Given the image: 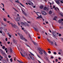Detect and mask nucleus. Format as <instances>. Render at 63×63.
<instances>
[{
	"instance_id": "nucleus-1",
	"label": "nucleus",
	"mask_w": 63,
	"mask_h": 63,
	"mask_svg": "<svg viewBox=\"0 0 63 63\" xmlns=\"http://www.w3.org/2000/svg\"><path fill=\"white\" fill-rule=\"evenodd\" d=\"M22 52L23 54L21 52H20V54L22 56L25 57L26 56H27V53H26V52H24V51H22Z\"/></svg>"
},
{
	"instance_id": "nucleus-2",
	"label": "nucleus",
	"mask_w": 63,
	"mask_h": 63,
	"mask_svg": "<svg viewBox=\"0 0 63 63\" xmlns=\"http://www.w3.org/2000/svg\"><path fill=\"white\" fill-rule=\"evenodd\" d=\"M9 24H11L12 27H14V28H17V26L15 24H14L12 23H10Z\"/></svg>"
},
{
	"instance_id": "nucleus-3",
	"label": "nucleus",
	"mask_w": 63,
	"mask_h": 63,
	"mask_svg": "<svg viewBox=\"0 0 63 63\" xmlns=\"http://www.w3.org/2000/svg\"><path fill=\"white\" fill-rule=\"evenodd\" d=\"M38 49L39 50V51H40V52H39V53H40V54H42V55L43 54V52L42 51H43V50H44L43 49H41V48H38Z\"/></svg>"
},
{
	"instance_id": "nucleus-4",
	"label": "nucleus",
	"mask_w": 63,
	"mask_h": 63,
	"mask_svg": "<svg viewBox=\"0 0 63 63\" xmlns=\"http://www.w3.org/2000/svg\"><path fill=\"white\" fill-rule=\"evenodd\" d=\"M38 49L39 50V51H40V52H39V53H40V54H42V55L43 54V52L42 51H43V50H44L43 49H41V48H38Z\"/></svg>"
},
{
	"instance_id": "nucleus-5",
	"label": "nucleus",
	"mask_w": 63,
	"mask_h": 63,
	"mask_svg": "<svg viewBox=\"0 0 63 63\" xmlns=\"http://www.w3.org/2000/svg\"><path fill=\"white\" fill-rule=\"evenodd\" d=\"M17 34H18V35L19 36H20V38L22 40H23L24 39V38H23V36L21 35V34L19 33H17Z\"/></svg>"
},
{
	"instance_id": "nucleus-6",
	"label": "nucleus",
	"mask_w": 63,
	"mask_h": 63,
	"mask_svg": "<svg viewBox=\"0 0 63 63\" xmlns=\"http://www.w3.org/2000/svg\"><path fill=\"white\" fill-rule=\"evenodd\" d=\"M42 13L43 15H44V16L47 15V13H46V12H45V11H42Z\"/></svg>"
},
{
	"instance_id": "nucleus-7",
	"label": "nucleus",
	"mask_w": 63,
	"mask_h": 63,
	"mask_svg": "<svg viewBox=\"0 0 63 63\" xmlns=\"http://www.w3.org/2000/svg\"><path fill=\"white\" fill-rule=\"evenodd\" d=\"M20 17H17V18L15 20L16 21H19L20 20Z\"/></svg>"
},
{
	"instance_id": "nucleus-8",
	"label": "nucleus",
	"mask_w": 63,
	"mask_h": 63,
	"mask_svg": "<svg viewBox=\"0 0 63 63\" xmlns=\"http://www.w3.org/2000/svg\"><path fill=\"white\" fill-rule=\"evenodd\" d=\"M52 34L53 35V37H56V33L55 32H53Z\"/></svg>"
},
{
	"instance_id": "nucleus-9",
	"label": "nucleus",
	"mask_w": 63,
	"mask_h": 63,
	"mask_svg": "<svg viewBox=\"0 0 63 63\" xmlns=\"http://www.w3.org/2000/svg\"><path fill=\"white\" fill-rule=\"evenodd\" d=\"M42 18L43 21H44V19L43 18V17H42L41 15H40V16H39L38 17H37L36 18Z\"/></svg>"
},
{
	"instance_id": "nucleus-10",
	"label": "nucleus",
	"mask_w": 63,
	"mask_h": 63,
	"mask_svg": "<svg viewBox=\"0 0 63 63\" xmlns=\"http://www.w3.org/2000/svg\"><path fill=\"white\" fill-rule=\"evenodd\" d=\"M28 4L29 5H31V6L33 5V3L30 1H29L28 2Z\"/></svg>"
},
{
	"instance_id": "nucleus-11",
	"label": "nucleus",
	"mask_w": 63,
	"mask_h": 63,
	"mask_svg": "<svg viewBox=\"0 0 63 63\" xmlns=\"http://www.w3.org/2000/svg\"><path fill=\"white\" fill-rule=\"evenodd\" d=\"M9 49L10 50V51L11 53H13V50H12V48H11V47H10L9 48Z\"/></svg>"
},
{
	"instance_id": "nucleus-12",
	"label": "nucleus",
	"mask_w": 63,
	"mask_h": 63,
	"mask_svg": "<svg viewBox=\"0 0 63 63\" xmlns=\"http://www.w3.org/2000/svg\"><path fill=\"white\" fill-rule=\"evenodd\" d=\"M43 52L44 53L45 55L46 56H47V53L46 52V51H45V50H43Z\"/></svg>"
},
{
	"instance_id": "nucleus-13",
	"label": "nucleus",
	"mask_w": 63,
	"mask_h": 63,
	"mask_svg": "<svg viewBox=\"0 0 63 63\" xmlns=\"http://www.w3.org/2000/svg\"><path fill=\"white\" fill-rule=\"evenodd\" d=\"M33 29L36 31H38V29L37 28H36L35 27H33Z\"/></svg>"
},
{
	"instance_id": "nucleus-14",
	"label": "nucleus",
	"mask_w": 63,
	"mask_h": 63,
	"mask_svg": "<svg viewBox=\"0 0 63 63\" xmlns=\"http://www.w3.org/2000/svg\"><path fill=\"white\" fill-rule=\"evenodd\" d=\"M56 3H57L58 5H59L60 4V2L58 0H56Z\"/></svg>"
},
{
	"instance_id": "nucleus-15",
	"label": "nucleus",
	"mask_w": 63,
	"mask_h": 63,
	"mask_svg": "<svg viewBox=\"0 0 63 63\" xmlns=\"http://www.w3.org/2000/svg\"><path fill=\"white\" fill-rule=\"evenodd\" d=\"M30 56L31 58V59H32V60H34V58H33V57H32V56H30Z\"/></svg>"
},
{
	"instance_id": "nucleus-16",
	"label": "nucleus",
	"mask_w": 63,
	"mask_h": 63,
	"mask_svg": "<svg viewBox=\"0 0 63 63\" xmlns=\"http://www.w3.org/2000/svg\"><path fill=\"white\" fill-rule=\"evenodd\" d=\"M2 54V55H3V56H4V55H6V54L5 53H4V52H2L1 53Z\"/></svg>"
},
{
	"instance_id": "nucleus-17",
	"label": "nucleus",
	"mask_w": 63,
	"mask_h": 63,
	"mask_svg": "<svg viewBox=\"0 0 63 63\" xmlns=\"http://www.w3.org/2000/svg\"><path fill=\"white\" fill-rule=\"evenodd\" d=\"M33 44H34L35 46H37V44L34 41H33Z\"/></svg>"
},
{
	"instance_id": "nucleus-18",
	"label": "nucleus",
	"mask_w": 63,
	"mask_h": 63,
	"mask_svg": "<svg viewBox=\"0 0 63 63\" xmlns=\"http://www.w3.org/2000/svg\"><path fill=\"white\" fill-rule=\"evenodd\" d=\"M43 7H44L43 6L41 5L40 6V9H43Z\"/></svg>"
},
{
	"instance_id": "nucleus-19",
	"label": "nucleus",
	"mask_w": 63,
	"mask_h": 63,
	"mask_svg": "<svg viewBox=\"0 0 63 63\" xmlns=\"http://www.w3.org/2000/svg\"><path fill=\"white\" fill-rule=\"evenodd\" d=\"M0 59H3V57L1 56L0 55Z\"/></svg>"
},
{
	"instance_id": "nucleus-20",
	"label": "nucleus",
	"mask_w": 63,
	"mask_h": 63,
	"mask_svg": "<svg viewBox=\"0 0 63 63\" xmlns=\"http://www.w3.org/2000/svg\"><path fill=\"white\" fill-rule=\"evenodd\" d=\"M47 41L49 42V43H51V41L49 39H48L47 38Z\"/></svg>"
},
{
	"instance_id": "nucleus-21",
	"label": "nucleus",
	"mask_w": 63,
	"mask_h": 63,
	"mask_svg": "<svg viewBox=\"0 0 63 63\" xmlns=\"http://www.w3.org/2000/svg\"><path fill=\"white\" fill-rule=\"evenodd\" d=\"M47 9V7H45L44 8V10H46Z\"/></svg>"
},
{
	"instance_id": "nucleus-22",
	"label": "nucleus",
	"mask_w": 63,
	"mask_h": 63,
	"mask_svg": "<svg viewBox=\"0 0 63 63\" xmlns=\"http://www.w3.org/2000/svg\"><path fill=\"white\" fill-rule=\"evenodd\" d=\"M56 18H57V17H56V16L54 18V20H56Z\"/></svg>"
},
{
	"instance_id": "nucleus-23",
	"label": "nucleus",
	"mask_w": 63,
	"mask_h": 63,
	"mask_svg": "<svg viewBox=\"0 0 63 63\" xmlns=\"http://www.w3.org/2000/svg\"><path fill=\"white\" fill-rule=\"evenodd\" d=\"M49 14H52V11H49Z\"/></svg>"
},
{
	"instance_id": "nucleus-24",
	"label": "nucleus",
	"mask_w": 63,
	"mask_h": 63,
	"mask_svg": "<svg viewBox=\"0 0 63 63\" xmlns=\"http://www.w3.org/2000/svg\"><path fill=\"white\" fill-rule=\"evenodd\" d=\"M13 41H14V43L16 44H17L16 42V41H15V40L14 39H13Z\"/></svg>"
},
{
	"instance_id": "nucleus-25",
	"label": "nucleus",
	"mask_w": 63,
	"mask_h": 63,
	"mask_svg": "<svg viewBox=\"0 0 63 63\" xmlns=\"http://www.w3.org/2000/svg\"><path fill=\"white\" fill-rule=\"evenodd\" d=\"M50 43L52 45H53V42L51 41Z\"/></svg>"
},
{
	"instance_id": "nucleus-26",
	"label": "nucleus",
	"mask_w": 63,
	"mask_h": 63,
	"mask_svg": "<svg viewBox=\"0 0 63 63\" xmlns=\"http://www.w3.org/2000/svg\"><path fill=\"white\" fill-rule=\"evenodd\" d=\"M62 21H61V20L60 19L59 20L58 22L59 23H61Z\"/></svg>"
},
{
	"instance_id": "nucleus-27",
	"label": "nucleus",
	"mask_w": 63,
	"mask_h": 63,
	"mask_svg": "<svg viewBox=\"0 0 63 63\" xmlns=\"http://www.w3.org/2000/svg\"><path fill=\"white\" fill-rule=\"evenodd\" d=\"M48 53L49 54H51V51H48Z\"/></svg>"
},
{
	"instance_id": "nucleus-28",
	"label": "nucleus",
	"mask_w": 63,
	"mask_h": 63,
	"mask_svg": "<svg viewBox=\"0 0 63 63\" xmlns=\"http://www.w3.org/2000/svg\"><path fill=\"white\" fill-rule=\"evenodd\" d=\"M20 5H21V6H22V7H24V5H23L22 4V3H20Z\"/></svg>"
},
{
	"instance_id": "nucleus-29",
	"label": "nucleus",
	"mask_w": 63,
	"mask_h": 63,
	"mask_svg": "<svg viewBox=\"0 0 63 63\" xmlns=\"http://www.w3.org/2000/svg\"><path fill=\"white\" fill-rule=\"evenodd\" d=\"M3 52V50H2V49H0V52H1V53H2Z\"/></svg>"
},
{
	"instance_id": "nucleus-30",
	"label": "nucleus",
	"mask_w": 63,
	"mask_h": 63,
	"mask_svg": "<svg viewBox=\"0 0 63 63\" xmlns=\"http://www.w3.org/2000/svg\"><path fill=\"white\" fill-rule=\"evenodd\" d=\"M21 25H24V23H23L22 22L21 23Z\"/></svg>"
},
{
	"instance_id": "nucleus-31",
	"label": "nucleus",
	"mask_w": 63,
	"mask_h": 63,
	"mask_svg": "<svg viewBox=\"0 0 63 63\" xmlns=\"http://www.w3.org/2000/svg\"><path fill=\"white\" fill-rule=\"evenodd\" d=\"M30 53H31V55H32V56H34V54L32 53L31 52H30Z\"/></svg>"
},
{
	"instance_id": "nucleus-32",
	"label": "nucleus",
	"mask_w": 63,
	"mask_h": 63,
	"mask_svg": "<svg viewBox=\"0 0 63 63\" xmlns=\"http://www.w3.org/2000/svg\"><path fill=\"white\" fill-rule=\"evenodd\" d=\"M10 61L11 62H13V60H12V58H11L10 59Z\"/></svg>"
},
{
	"instance_id": "nucleus-33",
	"label": "nucleus",
	"mask_w": 63,
	"mask_h": 63,
	"mask_svg": "<svg viewBox=\"0 0 63 63\" xmlns=\"http://www.w3.org/2000/svg\"><path fill=\"white\" fill-rule=\"evenodd\" d=\"M15 2H16V3H19V1H18V0H15Z\"/></svg>"
},
{
	"instance_id": "nucleus-34",
	"label": "nucleus",
	"mask_w": 63,
	"mask_h": 63,
	"mask_svg": "<svg viewBox=\"0 0 63 63\" xmlns=\"http://www.w3.org/2000/svg\"><path fill=\"white\" fill-rule=\"evenodd\" d=\"M53 54H54V55H56V54H57L56 52H53Z\"/></svg>"
},
{
	"instance_id": "nucleus-35",
	"label": "nucleus",
	"mask_w": 63,
	"mask_h": 63,
	"mask_svg": "<svg viewBox=\"0 0 63 63\" xmlns=\"http://www.w3.org/2000/svg\"><path fill=\"white\" fill-rule=\"evenodd\" d=\"M5 46H3L2 47V49H5Z\"/></svg>"
},
{
	"instance_id": "nucleus-36",
	"label": "nucleus",
	"mask_w": 63,
	"mask_h": 63,
	"mask_svg": "<svg viewBox=\"0 0 63 63\" xmlns=\"http://www.w3.org/2000/svg\"><path fill=\"white\" fill-rule=\"evenodd\" d=\"M13 9H14V10L16 11V12H18V11H17V10H16L15 8H13Z\"/></svg>"
},
{
	"instance_id": "nucleus-37",
	"label": "nucleus",
	"mask_w": 63,
	"mask_h": 63,
	"mask_svg": "<svg viewBox=\"0 0 63 63\" xmlns=\"http://www.w3.org/2000/svg\"><path fill=\"white\" fill-rule=\"evenodd\" d=\"M37 55L38 57H39V58H41V57H40V56H39V55Z\"/></svg>"
},
{
	"instance_id": "nucleus-38",
	"label": "nucleus",
	"mask_w": 63,
	"mask_h": 63,
	"mask_svg": "<svg viewBox=\"0 0 63 63\" xmlns=\"http://www.w3.org/2000/svg\"><path fill=\"white\" fill-rule=\"evenodd\" d=\"M36 14L38 16H39V12H36Z\"/></svg>"
},
{
	"instance_id": "nucleus-39",
	"label": "nucleus",
	"mask_w": 63,
	"mask_h": 63,
	"mask_svg": "<svg viewBox=\"0 0 63 63\" xmlns=\"http://www.w3.org/2000/svg\"><path fill=\"white\" fill-rule=\"evenodd\" d=\"M6 19H5V18H3V20L4 21H6Z\"/></svg>"
},
{
	"instance_id": "nucleus-40",
	"label": "nucleus",
	"mask_w": 63,
	"mask_h": 63,
	"mask_svg": "<svg viewBox=\"0 0 63 63\" xmlns=\"http://www.w3.org/2000/svg\"><path fill=\"white\" fill-rule=\"evenodd\" d=\"M54 44L55 46H57V44H56V42H55L54 43Z\"/></svg>"
},
{
	"instance_id": "nucleus-41",
	"label": "nucleus",
	"mask_w": 63,
	"mask_h": 63,
	"mask_svg": "<svg viewBox=\"0 0 63 63\" xmlns=\"http://www.w3.org/2000/svg\"><path fill=\"white\" fill-rule=\"evenodd\" d=\"M8 34L9 35V37H10V38H11V35L9 34V33H8Z\"/></svg>"
},
{
	"instance_id": "nucleus-42",
	"label": "nucleus",
	"mask_w": 63,
	"mask_h": 63,
	"mask_svg": "<svg viewBox=\"0 0 63 63\" xmlns=\"http://www.w3.org/2000/svg\"><path fill=\"white\" fill-rule=\"evenodd\" d=\"M60 15H61V16H63V15H62V14L61 13H60Z\"/></svg>"
},
{
	"instance_id": "nucleus-43",
	"label": "nucleus",
	"mask_w": 63,
	"mask_h": 63,
	"mask_svg": "<svg viewBox=\"0 0 63 63\" xmlns=\"http://www.w3.org/2000/svg\"><path fill=\"white\" fill-rule=\"evenodd\" d=\"M29 37H30V38H31V35H30V34H29Z\"/></svg>"
},
{
	"instance_id": "nucleus-44",
	"label": "nucleus",
	"mask_w": 63,
	"mask_h": 63,
	"mask_svg": "<svg viewBox=\"0 0 63 63\" xmlns=\"http://www.w3.org/2000/svg\"><path fill=\"white\" fill-rule=\"evenodd\" d=\"M1 4L3 5V7H4V4L3 3H1Z\"/></svg>"
},
{
	"instance_id": "nucleus-45",
	"label": "nucleus",
	"mask_w": 63,
	"mask_h": 63,
	"mask_svg": "<svg viewBox=\"0 0 63 63\" xmlns=\"http://www.w3.org/2000/svg\"><path fill=\"white\" fill-rule=\"evenodd\" d=\"M8 57L9 58H11V56H10V55H9L8 56Z\"/></svg>"
},
{
	"instance_id": "nucleus-46",
	"label": "nucleus",
	"mask_w": 63,
	"mask_h": 63,
	"mask_svg": "<svg viewBox=\"0 0 63 63\" xmlns=\"http://www.w3.org/2000/svg\"><path fill=\"white\" fill-rule=\"evenodd\" d=\"M53 9H54V8H55V6L54 5L53 6Z\"/></svg>"
},
{
	"instance_id": "nucleus-47",
	"label": "nucleus",
	"mask_w": 63,
	"mask_h": 63,
	"mask_svg": "<svg viewBox=\"0 0 63 63\" xmlns=\"http://www.w3.org/2000/svg\"><path fill=\"white\" fill-rule=\"evenodd\" d=\"M46 59H47V60H48V61L49 60H48V58L47 57H46Z\"/></svg>"
},
{
	"instance_id": "nucleus-48",
	"label": "nucleus",
	"mask_w": 63,
	"mask_h": 63,
	"mask_svg": "<svg viewBox=\"0 0 63 63\" xmlns=\"http://www.w3.org/2000/svg\"><path fill=\"white\" fill-rule=\"evenodd\" d=\"M55 60H56V62H57V61H58V60H57V59H56Z\"/></svg>"
},
{
	"instance_id": "nucleus-49",
	"label": "nucleus",
	"mask_w": 63,
	"mask_h": 63,
	"mask_svg": "<svg viewBox=\"0 0 63 63\" xmlns=\"http://www.w3.org/2000/svg\"><path fill=\"white\" fill-rule=\"evenodd\" d=\"M2 10H3V11H5V9H4V8H2Z\"/></svg>"
},
{
	"instance_id": "nucleus-50",
	"label": "nucleus",
	"mask_w": 63,
	"mask_h": 63,
	"mask_svg": "<svg viewBox=\"0 0 63 63\" xmlns=\"http://www.w3.org/2000/svg\"><path fill=\"white\" fill-rule=\"evenodd\" d=\"M26 25L27 26H29V25L28 24H26Z\"/></svg>"
},
{
	"instance_id": "nucleus-51",
	"label": "nucleus",
	"mask_w": 63,
	"mask_h": 63,
	"mask_svg": "<svg viewBox=\"0 0 63 63\" xmlns=\"http://www.w3.org/2000/svg\"><path fill=\"white\" fill-rule=\"evenodd\" d=\"M51 58L52 59V58H53V57L52 56H51Z\"/></svg>"
},
{
	"instance_id": "nucleus-52",
	"label": "nucleus",
	"mask_w": 63,
	"mask_h": 63,
	"mask_svg": "<svg viewBox=\"0 0 63 63\" xmlns=\"http://www.w3.org/2000/svg\"><path fill=\"white\" fill-rule=\"evenodd\" d=\"M58 54H61V53L60 52H59L58 53Z\"/></svg>"
},
{
	"instance_id": "nucleus-53",
	"label": "nucleus",
	"mask_w": 63,
	"mask_h": 63,
	"mask_svg": "<svg viewBox=\"0 0 63 63\" xmlns=\"http://www.w3.org/2000/svg\"><path fill=\"white\" fill-rule=\"evenodd\" d=\"M5 41H7V38H6L5 39Z\"/></svg>"
},
{
	"instance_id": "nucleus-54",
	"label": "nucleus",
	"mask_w": 63,
	"mask_h": 63,
	"mask_svg": "<svg viewBox=\"0 0 63 63\" xmlns=\"http://www.w3.org/2000/svg\"><path fill=\"white\" fill-rule=\"evenodd\" d=\"M32 7H33V8H35V7H36V6H33Z\"/></svg>"
},
{
	"instance_id": "nucleus-55",
	"label": "nucleus",
	"mask_w": 63,
	"mask_h": 63,
	"mask_svg": "<svg viewBox=\"0 0 63 63\" xmlns=\"http://www.w3.org/2000/svg\"><path fill=\"white\" fill-rule=\"evenodd\" d=\"M38 61L39 63H41V62H40V61H39V60H38Z\"/></svg>"
},
{
	"instance_id": "nucleus-56",
	"label": "nucleus",
	"mask_w": 63,
	"mask_h": 63,
	"mask_svg": "<svg viewBox=\"0 0 63 63\" xmlns=\"http://www.w3.org/2000/svg\"><path fill=\"white\" fill-rule=\"evenodd\" d=\"M23 13L24 14H25V12L24 11H23Z\"/></svg>"
},
{
	"instance_id": "nucleus-57",
	"label": "nucleus",
	"mask_w": 63,
	"mask_h": 63,
	"mask_svg": "<svg viewBox=\"0 0 63 63\" xmlns=\"http://www.w3.org/2000/svg\"><path fill=\"white\" fill-rule=\"evenodd\" d=\"M7 43L8 44H10V42H8Z\"/></svg>"
},
{
	"instance_id": "nucleus-58",
	"label": "nucleus",
	"mask_w": 63,
	"mask_h": 63,
	"mask_svg": "<svg viewBox=\"0 0 63 63\" xmlns=\"http://www.w3.org/2000/svg\"><path fill=\"white\" fill-rule=\"evenodd\" d=\"M59 36H61V34H59Z\"/></svg>"
},
{
	"instance_id": "nucleus-59",
	"label": "nucleus",
	"mask_w": 63,
	"mask_h": 63,
	"mask_svg": "<svg viewBox=\"0 0 63 63\" xmlns=\"http://www.w3.org/2000/svg\"><path fill=\"white\" fill-rule=\"evenodd\" d=\"M28 59H29V60H30V58L29 57H28Z\"/></svg>"
},
{
	"instance_id": "nucleus-60",
	"label": "nucleus",
	"mask_w": 63,
	"mask_h": 63,
	"mask_svg": "<svg viewBox=\"0 0 63 63\" xmlns=\"http://www.w3.org/2000/svg\"><path fill=\"white\" fill-rule=\"evenodd\" d=\"M5 50H6V51L7 50V48H5Z\"/></svg>"
},
{
	"instance_id": "nucleus-61",
	"label": "nucleus",
	"mask_w": 63,
	"mask_h": 63,
	"mask_svg": "<svg viewBox=\"0 0 63 63\" xmlns=\"http://www.w3.org/2000/svg\"><path fill=\"white\" fill-rule=\"evenodd\" d=\"M17 23H18V24L19 25H19H20V24H19V23L18 22Z\"/></svg>"
},
{
	"instance_id": "nucleus-62",
	"label": "nucleus",
	"mask_w": 63,
	"mask_h": 63,
	"mask_svg": "<svg viewBox=\"0 0 63 63\" xmlns=\"http://www.w3.org/2000/svg\"><path fill=\"white\" fill-rule=\"evenodd\" d=\"M61 40L62 42H63V38H61Z\"/></svg>"
},
{
	"instance_id": "nucleus-63",
	"label": "nucleus",
	"mask_w": 63,
	"mask_h": 63,
	"mask_svg": "<svg viewBox=\"0 0 63 63\" xmlns=\"http://www.w3.org/2000/svg\"><path fill=\"white\" fill-rule=\"evenodd\" d=\"M7 16L8 17H10V16L9 15H7Z\"/></svg>"
},
{
	"instance_id": "nucleus-64",
	"label": "nucleus",
	"mask_w": 63,
	"mask_h": 63,
	"mask_svg": "<svg viewBox=\"0 0 63 63\" xmlns=\"http://www.w3.org/2000/svg\"><path fill=\"white\" fill-rule=\"evenodd\" d=\"M60 2L62 3H63V2L62 1H61Z\"/></svg>"
}]
</instances>
